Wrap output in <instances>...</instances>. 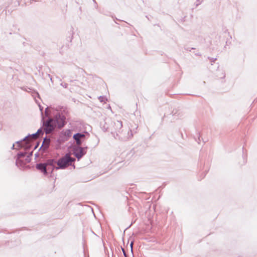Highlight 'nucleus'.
<instances>
[{
  "label": "nucleus",
  "mask_w": 257,
  "mask_h": 257,
  "mask_svg": "<svg viewBox=\"0 0 257 257\" xmlns=\"http://www.w3.org/2000/svg\"><path fill=\"white\" fill-rule=\"evenodd\" d=\"M176 114V112H174V111H172V115H175Z\"/></svg>",
  "instance_id": "28"
},
{
  "label": "nucleus",
  "mask_w": 257,
  "mask_h": 257,
  "mask_svg": "<svg viewBox=\"0 0 257 257\" xmlns=\"http://www.w3.org/2000/svg\"><path fill=\"white\" fill-rule=\"evenodd\" d=\"M33 155V152L30 153L27 156L25 159L26 163H30L31 161V157Z\"/></svg>",
  "instance_id": "15"
},
{
  "label": "nucleus",
  "mask_w": 257,
  "mask_h": 257,
  "mask_svg": "<svg viewBox=\"0 0 257 257\" xmlns=\"http://www.w3.org/2000/svg\"><path fill=\"white\" fill-rule=\"evenodd\" d=\"M12 149H13V150L15 149V145L14 144H13V145L12 147Z\"/></svg>",
  "instance_id": "27"
},
{
  "label": "nucleus",
  "mask_w": 257,
  "mask_h": 257,
  "mask_svg": "<svg viewBox=\"0 0 257 257\" xmlns=\"http://www.w3.org/2000/svg\"><path fill=\"white\" fill-rule=\"evenodd\" d=\"M93 2L95 4V8H96L97 7V3L95 1V0H93Z\"/></svg>",
  "instance_id": "25"
},
{
  "label": "nucleus",
  "mask_w": 257,
  "mask_h": 257,
  "mask_svg": "<svg viewBox=\"0 0 257 257\" xmlns=\"http://www.w3.org/2000/svg\"><path fill=\"white\" fill-rule=\"evenodd\" d=\"M63 108H60L59 107L56 108V112H52L50 109H53V108L47 107L45 110V115L46 117L48 118L47 120L43 121V127H44L45 133L46 134H49L53 132L56 128H61L65 126L66 123V117L65 114L67 113V111L64 109L63 111L64 113L60 112L62 111V109Z\"/></svg>",
  "instance_id": "1"
},
{
  "label": "nucleus",
  "mask_w": 257,
  "mask_h": 257,
  "mask_svg": "<svg viewBox=\"0 0 257 257\" xmlns=\"http://www.w3.org/2000/svg\"><path fill=\"white\" fill-rule=\"evenodd\" d=\"M75 161V158L71 157L70 154L67 153L64 156L56 161V164L57 165L56 170L65 169L68 166H71Z\"/></svg>",
  "instance_id": "2"
},
{
  "label": "nucleus",
  "mask_w": 257,
  "mask_h": 257,
  "mask_svg": "<svg viewBox=\"0 0 257 257\" xmlns=\"http://www.w3.org/2000/svg\"><path fill=\"white\" fill-rule=\"evenodd\" d=\"M208 59L211 61V62H214L216 60V58H213L211 57H208Z\"/></svg>",
  "instance_id": "20"
},
{
  "label": "nucleus",
  "mask_w": 257,
  "mask_h": 257,
  "mask_svg": "<svg viewBox=\"0 0 257 257\" xmlns=\"http://www.w3.org/2000/svg\"><path fill=\"white\" fill-rule=\"evenodd\" d=\"M86 135L89 136V134L87 132H85L84 133H78L73 135V138L75 141L77 146H80L82 144Z\"/></svg>",
  "instance_id": "7"
},
{
  "label": "nucleus",
  "mask_w": 257,
  "mask_h": 257,
  "mask_svg": "<svg viewBox=\"0 0 257 257\" xmlns=\"http://www.w3.org/2000/svg\"><path fill=\"white\" fill-rule=\"evenodd\" d=\"M56 161L55 159H49L47 161V175L49 173H52L54 169L56 170Z\"/></svg>",
  "instance_id": "8"
},
{
  "label": "nucleus",
  "mask_w": 257,
  "mask_h": 257,
  "mask_svg": "<svg viewBox=\"0 0 257 257\" xmlns=\"http://www.w3.org/2000/svg\"><path fill=\"white\" fill-rule=\"evenodd\" d=\"M114 131L112 129H110L108 126H103V130L104 131H111V133L113 135V137L116 136V132L117 131H120L122 127V121L119 120H116L113 122Z\"/></svg>",
  "instance_id": "5"
},
{
  "label": "nucleus",
  "mask_w": 257,
  "mask_h": 257,
  "mask_svg": "<svg viewBox=\"0 0 257 257\" xmlns=\"http://www.w3.org/2000/svg\"><path fill=\"white\" fill-rule=\"evenodd\" d=\"M122 251L123 252L124 255H125V253L124 250L123 249H122Z\"/></svg>",
  "instance_id": "29"
},
{
  "label": "nucleus",
  "mask_w": 257,
  "mask_h": 257,
  "mask_svg": "<svg viewBox=\"0 0 257 257\" xmlns=\"http://www.w3.org/2000/svg\"><path fill=\"white\" fill-rule=\"evenodd\" d=\"M35 156H36V157H37V156H38V154H35Z\"/></svg>",
  "instance_id": "31"
},
{
  "label": "nucleus",
  "mask_w": 257,
  "mask_h": 257,
  "mask_svg": "<svg viewBox=\"0 0 257 257\" xmlns=\"http://www.w3.org/2000/svg\"><path fill=\"white\" fill-rule=\"evenodd\" d=\"M37 169L42 172L45 176L47 175V161L45 163H41L36 164Z\"/></svg>",
  "instance_id": "9"
},
{
  "label": "nucleus",
  "mask_w": 257,
  "mask_h": 257,
  "mask_svg": "<svg viewBox=\"0 0 257 257\" xmlns=\"http://www.w3.org/2000/svg\"><path fill=\"white\" fill-rule=\"evenodd\" d=\"M203 1L202 0H196V6L197 7L200 5Z\"/></svg>",
  "instance_id": "19"
},
{
  "label": "nucleus",
  "mask_w": 257,
  "mask_h": 257,
  "mask_svg": "<svg viewBox=\"0 0 257 257\" xmlns=\"http://www.w3.org/2000/svg\"><path fill=\"white\" fill-rule=\"evenodd\" d=\"M51 142V139L50 138L46 136L43 140V143L41 148H43L44 150H47L49 148Z\"/></svg>",
  "instance_id": "10"
},
{
  "label": "nucleus",
  "mask_w": 257,
  "mask_h": 257,
  "mask_svg": "<svg viewBox=\"0 0 257 257\" xmlns=\"http://www.w3.org/2000/svg\"><path fill=\"white\" fill-rule=\"evenodd\" d=\"M64 86V87H65V88H66V87H67V84H65V85H64V86Z\"/></svg>",
  "instance_id": "30"
},
{
  "label": "nucleus",
  "mask_w": 257,
  "mask_h": 257,
  "mask_svg": "<svg viewBox=\"0 0 257 257\" xmlns=\"http://www.w3.org/2000/svg\"><path fill=\"white\" fill-rule=\"evenodd\" d=\"M27 153L26 152H20L17 154V156L16 157V158L21 159V158H23L25 157Z\"/></svg>",
  "instance_id": "13"
},
{
  "label": "nucleus",
  "mask_w": 257,
  "mask_h": 257,
  "mask_svg": "<svg viewBox=\"0 0 257 257\" xmlns=\"http://www.w3.org/2000/svg\"><path fill=\"white\" fill-rule=\"evenodd\" d=\"M185 50H186L187 51H191V50L194 49V48H189V47H187V48H185Z\"/></svg>",
  "instance_id": "22"
},
{
  "label": "nucleus",
  "mask_w": 257,
  "mask_h": 257,
  "mask_svg": "<svg viewBox=\"0 0 257 257\" xmlns=\"http://www.w3.org/2000/svg\"><path fill=\"white\" fill-rule=\"evenodd\" d=\"M61 135L64 136L67 139L72 135V132L70 130H64L62 132Z\"/></svg>",
  "instance_id": "12"
},
{
  "label": "nucleus",
  "mask_w": 257,
  "mask_h": 257,
  "mask_svg": "<svg viewBox=\"0 0 257 257\" xmlns=\"http://www.w3.org/2000/svg\"><path fill=\"white\" fill-rule=\"evenodd\" d=\"M98 99L101 102L105 103L107 101V98L104 96H100L98 97Z\"/></svg>",
  "instance_id": "17"
},
{
  "label": "nucleus",
  "mask_w": 257,
  "mask_h": 257,
  "mask_svg": "<svg viewBox=\"0 0 257 257\" xmlns=\"http://www.w3.org/2000/svg\"><path fill=\"white\" fill-rule=\"evenodd\" d=\"M67 140H68V139L65 137H64V136L63 135V136H60V137L58 139L57 141L60 143L61 142H65Z\"/></svg>",
  "instance_id": "16"
},
{
  "label": "nucleus",
  "mask_w": 257,
  "mask_h": 257,
  "mask_svg": "<svg viewBox=\"0 0 257 257\" xmlns=\"http://www.w3.org/2000/svg\"><path fill=\"white\" fill-rule=\"evenodd\" d=\"M200 141H201V140H200V136H199V137H198V140L197 141V142H198V144H200Z\"/></svg>",
  "instance_id": "24"
},
{
  "label": "nucleus",
  "mask_w": 257,
  "mask_h": 257,
  "mask_svg": "<svg viewBox=\"0 0 257 257\" xmlns=\"http://www.w3.org/2000/svg\"><path fill=\"white\" fill-rule=\"evenodd\" d=\"M133 136V134L132 130L125 128V129H121L120 131H117L116 132V136H114V138L122 141H126L131 139Z\"/></svg>",
  "instance_id": "4"
},
{
  "label": "nucleus",
  "mask_w": 257,
  "mask_h": 257,
  "mask_svg": "<svg viewBox=\"0 0 257 257\" xmlns=\"http://www.w3.org/2000/svg\"><path fill=\"white\" fill-rule=\"evenodd\" d=\"M44 132H45V131H44V127L42 126V127H40L39 129H38L36 133L39 135V137H40V136H42L44 134Z\"/></svg>",
  "instance_id": "14"
},
{
  "label": "nucleus",
  "mask_w": 257,
  "mask_h": 257,
  "mask_svg": "<svg viewBox=\"0 0 257 257\" xmlns=\"http://www.w3.org/2000/svg\"><path fill=\"white\" fill-rule=\"evenodd\" d=\"M39 137V135L37 133L32 135H29L25 137L22 140L17 141L16 143L18 146L21 148H24L26 150L30 149L32 146V142L37 138Z\"/></svg>",
  "instance_id": "3"
},
{
  "label": "nucleus",
  "mask_w": 257,
  "mask_h": 257,
  "mask_svg": "<svg viewBox=\"0 0 257 257\" xmlns=\"http://www.w3.org/2000/svg\"><path fill=\"white\" fill-rule=\"evenodd\" d=\"M26 163L21 159L16 158V165L19 168L24 167Z\"/></svg>",
  "instance_id": "11"
},
{
  "label": "nucleus",
  "mask_w": 257,
  "mask_h": 257,
  "mask_svg": "<svg viewBox=\"0 0 257 257\" xmlns=\"http://www.w3.org/2000/svg\"><path fill=\"white\" fill-rule=\"evenodd\" d=\"M225 73L223 72H221V75L219 76L220 78H223L225 77Z\"/></svg>",
  "instance_id": "21"
},
{
  "label": "nucleus",
  "mask_w": 257,
  "mask_h": 257,
  "mask_svg": "<svg viewBox=\"0 0 257 257\" xmlns=\"http://www.w3.org/2000/svg\"><path fill=\"white\" fill-rule=\"evenodd\" d=\"M39 108H40V111H41V114H42V120H44V117L43 116V112L42 111L43 110V107H42L40 105H39Z\"/></svg>",
  "instance_id": "18"
},
{
  "label": "nucleus",
  "mask_w": 257,
  "mask_h": 257,
  "mask_svg": "<svg viewBox=\"0 0 257 257\" xmlns=\"http://www.w3.org/2000/svg\"><path fill=\"white\" fill-rule=\"evenodd\" d=\"M39 142H37V144L35 145L34 149L35 150L37 148V147L39 146Z\"/></svg>",
  "instance_id": "23"
},
{
  "label": "nucleus",
  "mask_w": 257,
  "mask_h": 257,
  "mask_svg": "<svg viewBox=\"0 0 257 257\" xmlns=\"http://www.w3.org/2000/svg\"><path fill=\"white\" fill-rule=\"evenodd\" d=\"M133 242H132L131 243V248H132V250L133 249Z\"/></svg>",
  "instance_id": "26"
},
{
  "label": "nucleus",
  "mask_w": 257,
  "mask_h": 257,
  "mask_svg": "<svg viewBox=\"0 0 257 257\" xmlns=\"http://www.w3.org/2000/svg\"><path fill=\"white\" fill-rule=\"evenodd\" d=\"M87 147H81L80 146L75 147L73 149V154L78 160H80L86 153Z\"/></svg>",
  "instance_id": "6"
}]
</instances>
